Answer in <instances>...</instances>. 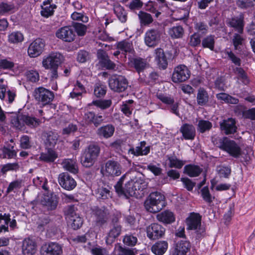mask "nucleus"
Returning <instances> with one entry per match:
<instances>
[{
	"label": "nucleus",
	"mask_w": 255,
	"mask_h": 255,
	"mask_svg": "<svg viewBox=\"0 0 255 255\" xmlns=\"http://www.w3.org/2000/svg\"><path fill=\"white\" fill-rule=\"evenodd\" d=\"M58 134L52 131L44 132L43 139L45 148H53L57 143Z\"/></svg>",
	"instance_id": "obj_24"
},
{
	"label": "nucleus",
	"mask_w": 255,
	"mask_h": 255,
	"mask_svg": "<svg viewBox=\"0 0 255 255\" xmlns=\"http://www.w3.org/2000/svg\"><path fill=\"white\" fill-rule=\"evenodd\" d=\"M187 229L195 230L197 237L200 238L205 232V228L201 226V216L198 213H192L187 219Z\"/></svg>",
	"instance_id": "obj_7"
},
{
	"label": "nucleus",
	"mask_w": 255,
	"mask_h": 255,
	"mask_svg": "<svg viewBox=\"0 0 255 255\" xmlns=\"http://www.w3.org/2000/svg\"><path fill=\"white\" fill-rule=\"evenodd\" d=\"M63 60V56L59 52H53L43 58L42 65L46 69L57 68Z\"/></svg>",
	"instance_id": "obj_12"
},
{
	"label": "nucleus",
	"mask_w": 255,
	"mask_h": 255,
	"mask_svg": "<svg viewBox=\"0 0 255 255\" xmlns=\"http://www.w3.org/2000/svg\"><path fill=\"white\" fill-rule=\"evenodd\" d=\"M190 76V71L187 66L180 65L174 68L172 75V80L174 83H181L188 80Z\"/></svg>",
	"instance_id": "obj_10"
},
{
	"label": "nucleus",
	"mask_w": 255,
	"mask_h": 255,
	"mask_svg": "<svg viewBox=\"0 0 255 255\" xmlns=\"http://www.w3.org/2000/svg\"><path fill=\"white\" fill-rule=\"evenodd\" d=\"M93 216L95 225L102 227L106 224L109 220V212L104 207H95L92 210Z\"/></svg>",
	"instance_id": "obj_11"
},
{
	"label": "nucleus",
	"mask_w": 255,
	"mask_h": 255,
	"mask_svg": "<svg viewBox=\"0 0 255 255\" xmlns=\"http://www.w3.org/2000/svg\"><path fill=\"white\" fill-rule=\"evenodd\" d=\"M114 132L115 127L112 125L108 124L99 128L97 130V134L100 137L108 138L113 136Z\"/></svg>",
	"instance_id": "obj_31"
},
{
	"label": "nucleus",
	"mask_w": 255,
	"mask_h": 255,
	"mask_svg": "<svg viewBox=\"0 0 255 255\" xmlns=\"http://www.w3.org/2000/svg\"><path fill=\"white\" fill-rule=\"evenodd\" d=\"M127 173L123 175L117 184L115 185L116 192L120 195H124L126 197L134 196L138 198L144 194V190L147 187V184L142 180H136L135 181L131 180L126 184L125 187H123V184Z\"/></svg>",
	"instance_id": "obj_1"
},
{
	"label": "nucleus",
	"mask_w": 255,
	"mask_h": 255,
	"mask_svg": "<svg viewBox=\"0 0 255 255\" xmlns=\"http://www.w3.org/2000/svg\"><path fill=\"white\" fill-rule=\"evenodd\" d=\"M100 152V147L97 144L92 143L85 149L81 157V163L85 167L93 165Z\"/></svg>",
	"instance_id": "obj_4"
},
{
	"label": "nucleus",
	"mask_w": 255,
	"mask_h": 255,
	"mask_svg": "<svg viewBox=\"0 0 255 255\" xmlns=\"http://www.w3.org/2000/svg\"><path fill=\"white\" fill-rule=\"evenodd\" d=\"M223 53L225 54V58H228L236 65L240 66L241 64V60L240 58L236 56L231 50L226 49Z\"/></svg>",
	"instance_id": "obj_50"
},
{
	"label": "nucleus",
	"mask_w": 255,
	"mask_h": 255,
	"mask_svg": "<svg viewBox=\"0 0 255 255\" xmlns=\"http://www.w3.org/2000/svg\"><path fill=\"white\" fill-rule=\"evenodd\" d=\"M62 248L56 243L46 244L41 249V255H62Z\"/></svg>",
	"instance_id": "obj_18"
},
{
	"label": "nucleus",
	"mask_w": 255,
	"mask_h": 255,
	"mask_svg": "<svg viewBox=\"0 0 255 255\" xmlns=\"http://www.w3.org/2000/svg\"><path fill=\"white\" fill-rule=\"evenodd\" d=\"M63 167L66 170L72 173L76 174L78 172V168L77 164L75 160L71 159H65L62 162Z\"/></svg>",
	"instance_id": "obj_38"
},
{
	"label": "nucleus",
	"mask_w": 255,
	"mask_h": 255,
	"mask_svg": "<svg viewBox=\"0 0 255 255\" xmlns=\"http://www.w3.org/2000/svg\"><path fill=\"white\" fill-rule=\"evenodd\" d=\"M190 247L189 242L185 240L179 241L174 246L172 255H186Z\"/></svg>",
	"instance_id": "obj_22"
},
{
	"label": "nucleus",
	"mask_w": 255,
	"mask_h": 255,
	"mask_svg": "<svg viewBox=\"0 0 255 255\" xmlns=\"http://www.w3.org/2000/svg\"><path fill=\"white\" fill-rule=\"evenodd\" d=\"M24 39L22 33L19 31L12 32L8 35V40L11 43H18L21 42Z\"/></svg>",
	"instance_id": "obj_44"
},
{
	"label": "nucleus",
	"mask_w": 255,
	"mask_h": 255,
	"mask_svg": "<svg viewBox=\"0 0 255 255\" xmlns=\"http://www.w3.org/2000/svg\"><path fill=\"white\" fill-rule=\"evenodd\" d=\"M14 8L13 4L11 3L1 2L0 3V14L4 15L9 13Z\"/></svg>",
	"instance_id": "obj_54"
},
{
	"label": "nucleus",
	"mask_w": 255,
	"mask_h": 255,
	"mask_svg": "<svg viewBox=\"0 0 255 255\" xmlns=\"http://www.w3.org/2000/svg\"><path fill=\"white\" fill-rule=\"evenodd\" d=\"M212 140L215 145L235 158L239 157L242 154L240 145L233 140L227 137H213Z\"/></svg>",
	"instance_id": "obj_2"
},
{
	"label": "nucleus",
	"mask_w": 255,
	"mask_h": 255,
	"mask_svg": "<svg viewBox=\"0 0 255 255\" xmlns=\"http://www.w3.org/2000/svg\"><path fill=\"white\" fill-rule=\"evenodd\" d=\"M140 23L142 25H148L152 22L153 18L151 14L143 11H139L138 14Z\"/></svg>",
	"instance_id": "obj_45"
},
{
	"label": "nucleus",
	"mask_w": 255,
	"mask_h": 255,
	"mask_svg": "<svg viewBox=\"0 0 255 255\" xmlns=\"http://www.w3.org/2000/svg\"><path fill=\"white\" fill-rule=\"evenodd\" d=\"M165 233V229L157 223H153L146 228L147 237L151 240L162 238Z\"/></svg>",
	"instance_id": "obj_15"
},
{
	"label": "nucleus",
	"mask_w": 255,
	"mask_h": 255,
	"mask_svg": "<svg viewBox=\"0 0 255 255\" xmlns=\"http://www.w3.org/2000/svg\"><path fill=\"white\" fill-rule=\"evenodd\" d=\"M114 10L115 13L121 22H125L126 21L127 14L123 7L120 5H115L114 8Z\"/></svg>",
	"instance_id": "obj_46"
},
{
	"label": "nucleus",
	"mask_w": 255,
	"mask_h": 255,
	"mask_svg": "<svg viewBox=\"0 0 255 255\" xmlns=\"http://www.w3.org/2000/svg\"><path fill=\"white\" fill-rule=\"evenodd\" d=\"M145 141H141L135 148L131 147L128 151V155L131 154L133 156H139L147 155L150 150L149 146H146Z\"/></svg>",
	"instance_id": "obj_20"
},
{
	"label": "nucleus",
	"mask_w": 255,
	"mask_h": 255,
	"mask_svg": "<svg viewBox=\"0 0 255 255\" xmlns=\"http://www.w3.org/2000/svg\"><path fill=\"white\" fill-rule=\"evenodd\" d=\"M33 184L38 187H42L43 189H46L47 179L42 177H37L33 180Z\"/></svg>",
	"instance_id": "obj_61"
},
{
	"label": "nucleus",
	"mask_w": 255,
	"mask_h": 255,
	"mask_svg": "<svg viewBox=\"0 0 255 255\" xmlns=\"http://www.w3.org/2000/svg\"><path fill=\"white\" fill-rule=\"evenodd\" d=\"M13 148V146H9L8 147H4L2 150L3 158H11L15 156L16 152Z\"/></svg>",
	"instance_id": "obj_58"
},
{
	"label": "nucleus",
	"mask_w": 255,
	"mask_h": 255,
	"mask_svg": "<svg viewBox=\"0 0 255 255\" xmlns=\"http://www.w3.org/2000/svg\"><path fill=\"white\" fill-rule=\"evenodd\" d=\"M110 88L116 92H122L127 89L128 83L127 79L121 75H114L108 81Z\"/></svg>",
	"instance_id": "obj_6"
},
{
	"label": "nucleus",
	"mask_w": 255,
	"mask_h": 255,
	"mask_svg": "<svg viewBox=\"0 0 255 255\" xmlns=\"http://www.w3.org/2000/svg\"><path fill=\"white\" fill-rule=\"evenodd\" d=\"M89 58V53L87 51L81 50L77 53V60L80 63H85Z\"/></svg>",
	"instance_id": "obj_60"
},
{
	"label": "nucleus",
	"mask_w": 255,
	"mask_h": 255,
	"mask_svg": "<svg viewBox=\"0 0 255 255\" xmlns=\"http://www.w3.org/2000/svg\"><path fill=\"white\" fill-rule=\"evenodd\" d=\"M214 37L210 35L203 39L202 45L203 47L208 48L212 50L214 48Z\"/></svg>",
	"instance_id": "obj_57"
},
{
	"label": "nucleus",
	"mask_w": 255,
	"mask_h": 255,
	"mask_svg": "<svg viewBox=\"0 0 255 255\" xmlns=\"http://www.w3.org/2000/svg\"><path fill=\"white\" fill-rule=\"evenodd\" d=\"M165 206L164 196L157 191L151 192L144 203L145 209L151 213H157Z\"/></svg>",
	"instance_id": "obj_3"
},
{
	"label": "nucleus",
	"mask_w": 255,
	"mask_h": 255,
	"mask_svg": "<svg viewBox=\"0 0 255 255\" xmlns=\"http://www.w3.org/2000/svg\"><path fill=\"white\" fill-rule=\"evenodd\" d=\"M113 227L110 229L106 238V242L108 245L112 244L114 242L115 239L117 238L121 233L122 227L118 223V219H113Z\"/></svg>",
	"instance_id": "obj_21"
},
{
	"label": "nucleus",
	"mask_w": 255,
	"mask_h": 255,
	"mask_svg": "<svg viewBox=\"0 0 255 255\" xmlns=\"http://www.w3.org/2000/svg\"><path fill=\"white\" fill-rule=\"evenodd\" d=\"M58 182L65 190L70 191L75 188L77 183L75 179L68 173L63 172L59 175Z\"/></svg>",
	"instance_id": "obj_16"
},
{
	"label": "nucleus",
	"mask_w": 255,
	"mask_h": 255,
	"mask_svg": "<svg viewBox=\"0 0 255 255\" xmlns=\"http://www.w3.org/2000/svg\"><path fill=\"white\" fill-rule=\"evenodd\" d=\"M106 87L101 83H97L95 85L94 95L98 98H101L106 93Z\"/></svg>",
	"instance_id": "obj_47"
},
{
	"label": "nucleus",
	"mask_w": 255,
	"mask_h": 255,
	"mask_svg": "<svg viewBox=\"0 0 255 255\" xmlns=\"http://www.w3.org/2000/svg\"><path fill=\"white\" fill-rule=\"evenodd\" d=\"M168 243L166 241H159L151 247V251L156 255H162L168 248Z\"/></svg>",
	"instance_id": "obj_35"
},
{
	"label": "nucleus",
	"mask_w": 255,
	"mask_h": 255,
	"mask_svg": "<svg viewBox=\"0 0 255 255\" xmlns=\"http://www.w3.org/2000/svg\"><path fill=\"white\" fill-rule=\"evenodd\" d=\"M234 71L245 84L247 85L249 83V80L245 73V71L243 68L237 67L234 69Z\"/></svg>",
	"instance_id": "obj_56"
},
{
	"label": "nucleus",
	"mask_w": 255,
	"mask_h": 255,
	"mask_svg": "<svg viewBox=\"0 0 255 255\" xmlns=\"http://www.w3.org/2000/svg\"><path fill=\"white\" fill-rule=\"evenodd\" d=\"M22 250L24 255H33L36 250L35 242L29 238L25 239L23 241Z\"/></svg>",
	"instance_id": "obj_29"
},
{
	"label": "nucleus",
	"mask_w": 255,
	"mask_h": 255,
	"mask_svg": "<svg viewBox=\"0 0 255 255\" xmlns=\"http://www.w3.org/2000/svg\"><path fill=\"white\" fill-rule=\"evenodd\" d=\"M201 43L200 36L197 33H195L190 37L189 44L193 47L199 45Z\"/></svg>",
	"instance_id": "obj_63"
},
{
	"label": "nucleus",
	"mask_w": 255,
	"mask_h": 255,
	"mask_svg": "<svg viewBox=\"0 0 255 255\" xmlns=\"http://www.w3.org/2000/svg\"><path fill=\"white\" fill-rule=\"evenodd\" d=\"M45 46V41L40 38L33 41L29 45L27 50L28 55L35 58L40 55L44 51Z\"/></svg>",
	"instance_id": "obj_14"
},
{
	"label": "nucleus",
	"mask_w": 255,
	"mask_h": 255,
	"mask_svg": "<svg viewBox=\"0 0 255 255\" xmlns=\"http://www.w3.org/2000/svg\"><path fill=\"white\" fill-rule=\"evenodd\" d=\"M73 27L79 36L84 35L87 30L86 26L81 23H75Z\"/></svg>",
	"instance_id": "obj_62"
},
{
	"label": "nucleus",
	"mask_w": 255,
	"mask_h": 255,
	"mask_svg": "<svg viewBox=\"0 0 255 255\" xmlns=\"http://www.w3.org/2000/svg\"><path fill=\"white\" fill-rule=\"evenodd\" d=\"M116 46L117 49L120 50L125 55L128 53H132L134 51L132 42L128 40L118 42Z\"/></svg>",
	"instance_id": "obj_30"
},
{
	"label": "nucleus",
	"mask_w": 255,
	"mask_h": 255,
	"mask_svg": "<svg viewBox=\"0 0 255 255\" xmlns=\"http://www.w3.org/2000/svg\"><path fill=\"white\" fill-rule=\"evenodd\" d=\"M243 33L237 32L233 34L232 38V42L235 50H240L241 46L243 45L245 38L242 35Z\"/></svg>",
	"instance_id": "obj_41"
},
{
	"label": "nucleus",
	"mask_w": 255,
	"mask_h": 255,
	"mask_svg": "<svg viewBox=\"0 0 255 255\" xmlns=\"http://www.w3.org/2000/svg\"><path fill=\"white\" fill-rule=\"evenodd\" d=\"M180 131L184 138L186 140H193L195 137L196 130L192 125L183 124L180 128Z\"/></svg>",
	"instance_id": "obj_25"
},
{
	"label": "nucleus",
	"mask_w": 255,
	"mask_h": 255,
	"mask_svg": "<svg viewBox=\"0 0 255 255\" xmlns=\"http://www.w3.org/2000/svg\"><path fill=\"white\" fill-rule=\"evenodd\" d=\"M184 172L191 177L198 176L202 171L199 166L194 165H187L184 167Z\"/></svg>",
	"instance_id": "obj_40"
},
{
	"label": "nucleus",
	"mask_w": 255,
	"mask_h": 255,
	"mask_svg": "<svg viewBox=\"0 0 255 255\" xmlns=\"http://www.w3.org/2000/svg\"><path fill=\"white\" fill-rule=\"evenodd\" d=\"M161 31L156 28L147 30L144 34V40L146 46L154 47L158 45L161 40Z\"/></svg>",
	"instance_id": "obj_8"
},
{
	"label": "nucleus",
	"mask_w": 255,
	"mask_h": 255,
	"mask_svg": "<svg viewBox=\"0 0 255 255\" xmlns=\"http://www.w3.org/2000/svg\"><path fill=\"white\" fill-rule=\"evenodd\" d=\"M41 204L48 210H55L58 204V201L55 196L51 195H44L41 200Z\"/></svg>",
	"instance_id": "obj_26"
},
{
	"label": "nucleus",
	"mask_w": 255,
	"mask_h": 255,
	"mask_svg": "<svg viewBox=\"0 0 255 255\" xmlns=\"http://www.w3.org/2000/svg\"><path fill=\"white\" fill-rule=\"evenodd\" d=\"M56 36L66 42L73 41L76 37L74 28L71 26H65L59 28L55 33Z\"/></svg>",
	"instance_id": "obj_13"
},
{
	"label": "nucleus",
	"mask_w": 255,
	"mask_h": 255,
	"mask_svg": "<svg viewBox=\"0 0 255 255\" xmlns=\"http://www.w3.org/2000/svg\"><path fill=\"white\" fill-rule=\"evenodd\" d=\"M167 158L169 161V166L170 168L175 167L180 169L184 165L183 162L177 159L175 156H167Z\"/></svg>",
	"instance_id": "obj_52"
},
{
	"label": "nucleus",
	"mask_w": 255,
	"mask_h": 255,
	"mask_svg": "<svg viewBox=\"0 0 255 255\" xmlns=\"http://www.w3.org/2000/svg\"><path fill=\"white\" fill-rule=\"evenodd\" d=\"M95 193L97 197L99 199H106L111 197L110 187L107 185L105 184L103 186L99 185Z\"/></svg>",
	"instance_id": "obj_33"
},
{
	"label": "nucleus",
	"mask_w": 255,
	"mask_h": 255,
	"mask_svg": "<svg viewBox=\"0 0 255 255\" xmlns=\"http://www.w3.org/2000/svg\"><path fill=\"white\" fill-rule=\"evenodd\" d=\"M19 168V165L17 163H8L1 166L0 172L4 174L8 171H16Z\"/></svg>",
	"instance_id": "obj_51"
},
{
	"label": "nucleus",
	"mask_w": 255,
	"mask_h": 255,
	"mask_svg": "<svg viewBox=\"0 0 255 255\" xmlns=\"http://www.w3.org/2000/svg\"><path fill=\"white\" fill-rule=\"evenodd\" d=\"M155 59L159 67L163 69L166 68L168 62L163 49L157 48L154 50Z\"/></svg>",
	"instance_id": "obj_28"
},
{
	"label": "nucleus",
	"mask_w": 255,
	"mask_h": 255,
	"mask_svg": "<svg viewBox=\"0 0 255 255\" xmlns=\"http://www.w3.org/2000/svg\"><path fill=\"white\" fill-rule=\"evenodd\" d=\"M123 242L128 246H134L137 242V238L130 235H127L125 236Z\"/></svg>",
	"instance_id": "obj_64"
},
{
	"label": "nucleus",
	"mask_w": 255,
	"mask_h": 255,
	"mask_svg": "<svg viewBox=\"0 0 255 255\" xmlns=\"http://www.w3.org/2000/svg\"><path fill=\"white\" fill-rule=\"evenodd\" d=\"M98 58L101 65L108 70H115L116 64L112 61L107 53L104 50H100L97 53Z\"/></svg>",
	"instance_id": "obj_23"
},
{
	"label": "nucleus",
	"mask_w": 255,
	"mask_h": 255,
	"mask_svg": "<svg viewBox=\"0 0 255 255\" xmlns=\"http://www.w3.org/2000/svg\"><path fill=\"white\" fill-rule=\"evenodd\" d=\"M101 172L106 176H119L122 174V166L118 161L109 160L102 167Z\"/></svg>",
	"instance_id": "obj_9"
},
{
	"label": "nucleus",
	"mask_w": 255,
	"mask_h": 255,
	"mask_svg": "<svg viewBox=\"0 0 255 255\" xmlns=\"http://www.w3.org/2000/svg\"><path fill=\"white\" fill-rule=\"evenodd\" d=\"M47 151L40 154L39 159L46 162H53L57 158L56 152L51 148H45Z\"/></svg>",
	"instance_id": "obj_32"
},
{
	"label": "nucleus",
	"mask_w": 255,
	"mask_h": 255,
	"mask_svg": "<svg viewBox=\"0 0 255 255\" xmlns=\"http://www.w3.org/2000/svg\"><path fill=\"white\" fill-rule=\"evenodd\" d=\"M201 196L205 201L211 203L213 201L212 197L207 186L204 187L201 190Z\"/></svg>",
	"instance_id": "obj_59"
},
{
	"label": "nucleus",
	"mask_w": 255,
	"mask_h": 255,
	"mask_svg": "<svg viewBox=\"0 0 255 255\" xmlns=\"http://www.w3.org/2000/svg\"><path fill=\"white\" fill-rule=\"evenodd\" d=\"M34 99L43 106L49 104L54 99L52 91L43 87L35 88L33 92Z\"/></svg>",
	"instance_id": "obj_5"
},
{
	"label": "nucleus",
	"mask_w": 255,
	"mask_h": 255,
	"mask_svg": "<svg viewBox=\"0 0 255 255\" xmlns=\"http://www.w3.org/2000/svg\"><path fill=\"white\" fill-rule=\"evenodd\" d=\"M217 172L220 177L227 178L231 173V169L228 166H221L217 167Z\"/></svg>",
	"instance_id": "obj_55"
},
{
	"label": "nucleus",
	"mask_w": 255,
	"mask_h": 255,
	"mask_svg": "<svg viewBox=\"0 0 255 255\" xmlns=\"http://www.w3.org/2000/svg\"><path fill=\"white\" fill-rule=\"evenodd\" d=\"M20 120L30 128H35L39 126L41 123L39 119L28 115H22Z\"/></svg>",
	"instance_id": "obj_34"
},
{
	"label": "nucleus",
	"mask_w": 255,
	"mask_h": 255,
	"mask_svg": "<svg viewBox=\"0 0 255 255\" xmlns=\"http://www.w3.org/2000/svg\"><path fill=\"white\" fill-rule=\"evenodd\" d=\"M157 220L166 224H170L175 221L174 214L168 210L164 211L157 215Z\"/></svg>",
	"instance_id": "obj_37"
},
{
	"label": "nucleus",
	"mask_w": 255,
	"mask_h": 255,
	"mask_svg": "<svg viewBox=\"0 0 255 255\" xmlns=\"http://www.w3.org/2000/svg\"><path fill=\"white\" fill-rule=\"evenodd\" d=\"M130 62L139 74L145 69L147 65L146 60L140 57L132 58Z\"/></svg>",
	"instance_id": "obj_39"
},
{
	"label": "nucleus",
	"mask_w": 255,
	"mask_h": 255,
	"mask_svg": "<svg viewBox=\"0 0 255 255\" xmlns=\"http://www.w3.org/2000/svg\"><path fill=\"white\" fill-rule=\"evenodd\" d=\"M52 0H47L43 2L41 5V15L45 17H48L52 15L54 13V9L56 8L55 4H51Z\"/></svg>",
	"instance_id": "obj_27"
},
{
	"label": "nucleus",
	"mask_w": 255,
	"mask_h": 255,
	"mask_svg": "<svg viewBox=\"0 0 255 255\" xmlns=\"http://www.w3.org/2000/svg\"><path fill=\"white\" fill-rule=\"evenodd\" d=\"M197 103L200 106L206 105L208 101V95L206 91L203 89H199L197 95Z\"/></svg>",
	"instance_id": "obj_43"
},
{
	"label": "nucleus",
	"mask_w": 255,
	"mask_h": 255,
	"mask_svg": "<svg viewBox=\"0 0 255 255\" xmlns=\"http://www.w3.org/2000/svg\"><path fill=\"white\" fill-rule=\"evenodd\" d=\"M10 221V215L9 214H0V234L2 232L8 231V223Z\"/></svg>",
	"instance_id": "obj_42"
},
{
	"label": "nucleus",
	"mask_w": 255,
	"mask_h": 255,
	"mask_svg": "<svg viewBox=\"0 0 255 255\" xmlns=\"http://www.w3.org/2000/svg\"><path fill=\"white\" fill-rule=\"evenodd\" d=\"M167 32L172 39H179L183 37L184 30L181 25H176L169 28Z\"/></svg>",
	"instance_id": "obj_36"
},
{
	"label": "nucleus",
	"mask_w": 255,
	"mask_h": 255,
	"mask_svg": "<svg viewBox=\"0 0 255 255\" xmlns=\"http://www.w3.org/2000/svg\"><path fill=\"white\" fill-rule=\"evenodd\" d=\"M112 102L111 100H98L93 101L92 104L102 110H105L111 107Z\"/></svg>",
	"instance_id": "obj_48"
},
{
	"label": "nucleus",
	"mask_w": 255,
	"mask_h": 255,
	"mask_svg": "<svg viewBox=\"0 0 255 255\" xmlns=\"http://www.w3.org/2000/svg\"><path fill=\"white\" fill-rule=\"evenodd\" d=\"M226 23L229 27L234 28L235 31L240 33L244 32L245 21L243 14L228 18L226 20Z\"/></svg>",
	"instance_id": "obj_17"
},
{
	"label": "nucleus",
	"mask_w": 255,
	"mask_h": 255,
	"mask_svg": "<svg viewBox=\"0 0 255 255\" xmlns=\"http://www.w3.org/2000/svg\"><path fill=\"white\" fill-rule=\"evenodd\" d=\"M220 129L226 135L234 134L237 131L236 122L234 119L228 118L220 122Z\"/></svg>",
	"instance_id": "obj_19"
},
{
	"label": "nucleus",
	"mask_w": 255,
	"mask_h": 255,
	"mask_svg": "<svg viewBox=\"0 0 255 255\" xmlns=\"http://www.w3.org/2000/svg\"><path fill=\"white\" fill-rule=\"evenodd\" d=\"M71 223L72 228L74 230L79 229L82 225L83 220L78 215L74 216L73 218L68 221Z\"/></svg>",
	"instance_id": "obj_53"
},
{
	"label": "nucleus",
	"mask_w": 255,
	"mask_h": 255,
	"mask_svg": "<svg viewBox=\"0 0 255 255\" xmlns=\"http://www.w3.org/2000/svg\"><path fill=\"white\" fill-rule=\"evenodd\" d=\"M197 129L201 133L209 130L212 127V124L206 120H200L198 124Z\"/></svg>",
	"instance_id": "obj_49"
}]
</instances>
